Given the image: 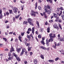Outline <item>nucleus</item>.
<instances>
[{
	"label": "nucleus",
	"instance_id": "1",
	"mask_svg": "<svg viewBox=\"0 0 64 64\" xmlns=\"http://www.w3.org/2000/svg\"><path fill=\"white\" fill-rule=\"evenodd\" d=\"M44 10H45V12H47L48 14H50V13H51V11H52V9H50V10H48L47 8V6H45L44 8Z\"/></svg>",
	"mask_w": 64,
	"mask_h": 64
},
{
	"label": "nucleus",
	"instance_id": "2",
	"mask_svg": "<svg viewBox=\"0 0 64 64\" xmlns=\"http://www.w3.org/2000/svg\"><path fill=\"white\" fill-rule=\"evenodd\" d=\"M12 54H13L14 56L15 57L16 59L17 60V61H18V62L20 61V60H21L20 59L19 57H18V56H17V55L15 54V53L14 52Z\"/></svg>",
	"mask_w": 64,
	"mask_h": 64
},
{
	"label": "nucleus",
	"instance_id": "3",
	"mask_svg": "<svg viewBox=\"0 0 64 64\" xmlns=\"http://www.w3.org/2000/svg\"><path fill=\"white\" fill-rule=\"evenodd\" d=\"M28 21L29 24L30 25H32V26H34V24H32V20L31 18H29L28 19Z\"/></svg>",
	"mask_w": 64,
	"mask_h": 64
},
{
	"label": "nucleus",
	"instance_id": "4",
	"mask_svg": "<svg viewBox=\"0 0 64 64\" xmlns=\"http://www.w3.org/2000/svg\"><path fill=\"white\" fill-rule=\"evenodd\" d=\"M53 27L54 29H56L57 30H59V27L57 26V24H54L53 25Z\"/></svg>",
	"mask_w": 64,
	"mask_h": 64
},
{
	"label": "nucleus",
	"instance_id": "5",
	"mask_svg": "<svg viewBox=\"0 0 64 64\" xmlns=\"http://www.w3.org/2000/svg\"><path fill=\"white\" fill-rule=\"evenodd\" d=\"M31 35H32V34H31V35H29L28 34H27V35L26 37L28 38L29 41H30L31 40V37H32V39L33 38V36H32Z\"/></svg>",
	"mask_w": 64,
	"mask_h": 64
},
{
	"label": "nucleus",
	"instance_id": "6",
	"mask_svg": "<svg viewBox=\"0 0 64 64\" xmlns=\"http://www.w3.org/2000/svg\"><path fill=\"white\" fill-rule=\"evenodd\" d=\"M13 12L15 13H16L17 12V10H18V8L16 7H14L13 8Z\"/></svg>",
	"mask_w": 64,
	"mask_h": 64
},
{
	"label": "nucleus",
	"instance_id": "7",
	"mask_svg": "<svg viewBox=\"0 0 64 64\" xmlns=\"http://www.w3.org/2000/svg\"><path fill=\"white\" fill-rule=\"evenodd\" d=\"M25 51H26V49H25V48H23L22 49V51L21 53L20 54V56L22 55L23 54L24 52H25Z\"/></svg>",
	"mask_w": 64,
	"mask_h": 64
},
{
	"label": "nucleus",
	"instance_id": "8",
	"mask_svg": "<svg viewBox=\"0 0 64 64\" xmlns=\"http://www.w3.org/2000/svg\"><path fill=\"white\" fill-rule=\"evenodd\" d=\"M58 39L60 41H64V39L62 38L61 37L60 38H58Z\"/></svg>",
	"mask_w": 64,
	"mask_h": 64
},
{
	"label": "nucleus",
	"instance_id": "9",
	"mask_svg": "<svg viewBox=\"0 0 64 64\" xmlns=\"http://www.w3.org/2000/svg\"><path fill=\"white\" fill-rule=\"evenodd\" d=\"M21 51V48H16V51L18 53H19Z\"/></svg>",
	"mask_w": 64,
	"mask_h": 64
},
{
	"label": "nucleus",
	"instance_id": "10",
	"mask_svg": "<svg viewBox=\"0 0 64 64\" xmlns=\"http://www.w3.org/2000/svg\"><path fill=\"white\" fill-rule=\"evenodd\" d=\"M53 41V38H50L49 40V42H52Z\"/></svg>",
	"mask_w": 64,
	"mask_h": 64
},
{
	"label": "nucleus",
	"instance_id": "11",
	"mask_svg": "<svg viewBox=\"0 0 64 64\" xmlns=\"http://www.w3.org/2000/svg\"><path fill=\"white\" fill-rule=\"evenodd\" d=\"M50 37V38H52L53 37V34L51 33L49 34Z\"/></svg>",
	"mask_w": 64,
	"mask_h": 64
},
{
	"label": "nucleus",
	"instance_id": "12",
	"mask_svg": "<svg viewBox=\"0 0 64 64\" xmlns=\"http://www.w3.org/2000/svg\"><path fill=\"white\" fill-rule=\"evenodd\" d=\"M34 63L35 64H36L38 63V62L37 61V59H35L34 60Z\"/></svg>",
	"mask_w": 64,
	"mask_h": 64
},
{
	"label": "nucleus",
	"instance_id": "13",
	"mask_svg": "<svg viewBox=\"0 0 64 64\" xmlns=\"http://www.w3.org/2000/svg\"><path fill=\"white\" fill-rule=\"evenodd\" d=\"M40 48H41L42 49H43L44 50H45V49H46V48L42 46H40Z\"/></svg>",
	"mask_w": 64,
	"mask_h": 64
},
{
	"label": "nucleus",
	"instance_id": "14",
	"mask_svg": "<svg viewBox=\"0 0 64 64\" xmlns=\"http://www.w3.org/2000/svg\"><path fill=\"white\" fill-rule=\"evenodd\" d=\"M40 43H41L42 44H43V45H45V43L44 42V41H40Z\"/></svg>",
	"mask_w": 64,
	"mask_h": 64
},
{
	"label": "nucleus",
	"instance_id": "15",
	"mask_svg": "<svg viewBox=\"0 0 64 64\" xmlns=\"http://www.w3.org/2000/svg\"><path fill=\"white\" fill-rule=\"evenodd\" d=\"M32 33L33 34H34V28L33 27L32 28Z\"/></svg>",
	"mask_w": 64,
	"mask_h": 64
},
{
	"label": "nucleus",
	"instance_id": "16",
	"mask_svg": "<svg viewBox=\"0 0 64 64\" xmlns=\"http://www.w3.org/2000/svg\"><path fill=\"white\" fill-rule=\"evenodd\" d=\"M12 51H14V50L13 47H12L10 49V52H12Z\"/></svg>",
	"mask_w": 64,
	"mask_h": 64
},
{
	"label": "nucleus",
	"instance_id": "17",
	"mask_svg": "<svg viewBox=\"0 0 64 64\" xmlns=\"http://www.w3.org/2000/svg\"><path fill=\"white\" fill-rule=\"evenodd\" d=\"M32 16H36V14L34 13H31L30 14Z\"/></svg>",
	"mask_w": 64,
	"mask_h": 64
},
{
	"label": "nucleus",
	"instance_id": "18",
	"mask_svg": "<svg viewBox=\"0 0 64 64\" xmlns=\"http://www.w3.org/2000/svg\"><path fill=\"white\" fill-rule=\"evenodd\" d=\"M43 28H40V32H42L43 31Z\"/></svg>",
	"mask_w": 64,
	"mask_h": 64
},
{
	"label": "nucleus",
	"instance_id": "19",
	"mask_svg": "<svg viewBox=\"0 0 64 64\" xmlns=\"http://www.w3.org/2000/svg\"><path fill=\"white\" fill-rule=\"evenodd\" d=\"M47 32L49 33V32H50V28H48L47 29Z\"/></svg>",
	"mask_w": 64,
	"mask_h": 64
},
{
	"label": "nucleus",
	"instance_id": "20",
	"mask_svg": "<svg viewBox=\"0 0 64 64\" xmlns=\"http://www.w3.org/2000/svg\"><path fill=\"white\" fill-rule=\"evenodd\" d=\"M59 51H60V52H61L62 54H63L64 55V51L63 50H60Z\"/></svg>",
	"mask_w": 64,
	"mask_h": 64
},
{
	"label": "nucleus",
	"instance_id": "21",
	"mask_svg": "<svg viewBox=\"0 0 64 64\" xmlns=\"http://www.w3.org/2000/svg\"><path fill=\"white\" fill-rule=\"evenodd\" d=\"M49 62H52L53 63L54 62V60H48Z\"/></svg>",
	"mask_w": 64,
	"mask_h": 64
},
{
	"label": "nucleus",
	"instance_id": "22",
	"mask_svg": "<svg viewBox=\"0 0 64 64\" xmlns=\"http://www.w3.org/2000/svg\"><path fill=\"white\" fill-rule=\"evenodd\" d=\"M56 20H55V21L56 22H58V20L59 19V17H57L56 18Z\"/></svg>",
	"mask_w": 64,
	"mask_h": 64
},
{
	"label": "nucleus",
	"instance_id": "23",
	"mask_svg": "<svg viewBox=\"0 0 64 64\" xmlns=\"http://www.w3.org/2000/svg\"><path fill=\"white\" fill-rule=\"evenodd\" d=\"M25 44L26 45V46H29V45L30 44L28 43H27L26 42L25 43Z\"/></svg>",
	"mask_w": 64,
	"mask_h": 64
},
{
	"label": "nucleus",
	"instance_id": "24",
	"mask_svg": "<svg viewBox=\"0 0 64 64\" xmlns=\"http://www.w3.org/2000/svg\"><path fill=\"white\" fill-rule=\"evenodd\" d=\"M21 36H20L18 37L19 40H20V42H22V40H21Z\"/></svg>",
	"mask_w": 64,
	"mask_h": 64
},
{
	"label": "nucleus",
	"instance_id": "25",
	"mask_svg": "<svg viewBox=\"0 0 64 64\" xmlns=\"http://www.w3.org/2000/svg\"><path fill=\"white\" fill-rule=\"evenodd\" d=\"M40 57L42 58V59H44V56L42 55V54H41L40 56Z\"/></svg>",
	"mask_w": 64,
	"mask_h": 64
},
{
	"label": "nucleus",
	"instance_id": "26",
	"mask_svg": "<svg viewBox=\"0 0 64 64\" xmlns=\"http://www.w3.org/2000/svg\"><path fill=\"white\" fill-rule=\"evenodd\" d=\"M32 48V47H30L29 48V46H28V51H30L31 50V49Z\"/></svg>",
	"mask_w": 64,
	"mask_h": 64
},
{
	"label": "nucleus",
	"instance_id": "27",
	"mask_svg": "<svg viewBox=\"0 0 64 64\" xmlns=\"http://www.w3.org/2000/svg\"><path fill=\"white\" fill-rule=\"evenodd\" d=\"M54 18H57V15H56V14H54Z\"/></svg>",
	"mask_w": 64,
	"mask_h": 64
},
{
	"label": "nucleus",
	"instance_id": "28",
	"mask_svg": "<svg viewBox=\"0 0 64 64\" xmlns=\"http://www.w3.org/2000/svg\"><path fill=\"white\" fill-rule=\"evenodd\" d=\"M24 34H25V32H21V35L22 36H23L24 35Z\"/></svg>",
	"mask_w": 64,
	"mask_h": 64
},
{
	"label": "nucleus",
	"instance_id": "29",
	"mask_svg": "<svg viewBox=\"0 0 64 64\" xmlns=\"http://www.w3.org/2000/svg\"><path fill=\"white\" fill-rule=\"evenodd\" d=\"M28 23V22H26L24 21L23 22V24H26Z\"/></svg>",
	"mask_w": 64,
	"mask_h": 64
},
{
	"label": "nucleus",
	"instance_id": "30",
	"mask_svg": "<svg viewBox=\"0 0 64 64\" xmlns=\"http://www.w3.org/2000/svg\"><path fill=\"white\" fill-rule=\"evenodd\" d=\"M58 26L59 27V28H60L61 29V30H62V28L61 27V25H60V24H59Z\"/></svg>",
	"mask_w": 64,
	"mask_h": 64
},
{
	"label": "nucleus",
	"instance_id": "31",
	"mask_svg": "<svg viewBox=\"0 0 64 64\" xmlns=\"http://www.w3.org/2000/svg\"><path fill=\"white\" fill-rule=\"evenodd\" d=\"M55 37H56L55 34H52V38H55Z\"/></svg>",
	"mask_w": 64,
	"mask_h": 64
},
{
	"label": "nucleus",
	"instance_id": "32",
	"mask_svg": "<svg viewBox=\"0 0 64 64\" xmlns=\"http://www.w3.org/2000/svg\"><path fill=\"white\" fill-rule=\"evenodd\" d=\"M37 2H36V5H35V9H37Z\"/></svg>",
	"mask_w": 64,
	"mask_h": 64
},
{
	"label": "nucleus",
	"instance_id": "33",
	"mask_svg": "<svg viewBox=\"0 0 64 64\" xmlns=\"http://www.w3.org/2000/svg\"><path fill=\"white\" fill-rule=\"evenodd\" d=\"M58 22L59 23H61L62 22V20H61V19H60L58 20Z\"/></svg>",
	"mask_w": 64,
	"mask_h": 64
},
{
	"label": "nucleus",
	"instance_id": "34",
	"mask_svg": "<svg viewBox=\"0 0 64 64\" xmlns=\"http://www.w3.org/2000/svg\"><path fill=\"white\" fill-rule=\"evenodd\" d=\"M24 6H21V8H22V10H23V9H24Z\"/></svg>",
	"mask_w": 64,
	"mask_h": 64
},
{
	"label": "nucleus",
	"instance_id": "35",
	"mask_svg": "<svg viewBox=\"0 0 64 64\" xmlns=\"http://www.w3.org/2000/svg\"><path fill=\"white\" fill-rule=\"evenodd\" d=\"M0 14L1 15H0V18L1 19V18L3 17V16H2V14Z\"/></svg>",
	"mask_w": 64,
	"mask_h": 64
},
{
	"label": "nucleus",
	"instance_id": "36",
	"mask_svg": "<svg viewBox=\"0 0 64 64\" xmlns=\"http://www.w3.org/2000/svg\"><path fill=\"white\" fill-rule=\"evenodd\" d=\"M38 9H39V10H41V9H42L41 7L40 6H39L38 7Z\"/></svg>",
	"mask_w": 64,
	"mask_h": 64
},
{
	"label": "nucleus",
	"instance_id": "37",
	"mask_svg": "<svg viewBox=\"0 0 64 64\" xmlns=\"http://www.w3.org/2000/svg\"><path fill=\"white\" fill-rule=\"evenodd\" d=\"M36 24L38 27H39V22H37Z\"/></svg>",
	"mask_w": 64,
	"mask_h": 64
},
{
	"label": "nucleus",
	"instance_id": "38",
	"mask_svg": "<svg viewBox=\"0 0 64 64\" xmlns=\"http://www.w3.org/2000/svg\"><path fill=\"white\" fill-rule=\"evenodd\" d=\"M58 38H59L60 39V38H61V37H60V34H58Z\"/></svg>",
	"mask_w": 64,
	"mask_h": 64
},
{
	"label": "nucleus",
	"instance_id": "39",
	"mask_svg": "<svg viewBox=\"0 0 64 64\" xmlns=\"http://www.w3.org/2000/svg\"><path fill=\"white\" fill-rule=\"evenodd\" d=\"M2 38L3 39H4V40H5V42H6V41H7V38Z\"/></svg>",
	"mask_w": 64,
	"mask_h": 64
},
{
	"label": "nucleus",
	"instance_id": "40",
	"mask_svg": "<svg viewBox=\"0 0 64 64\" xmlns=\"http://www.w3.org/2000/svg\"><path fill=\"white\" fill-rule=\"evenodd\" d=\"M9 12L10 14H12V10H9Z\"/></svg>",
	"mask_w": 64,
	"mask_h": 64
},
{
	"label": "nucleus",
	"instance_id": "41",
	"mask_svg": "<svg viewBox=\"0 0 64 64\" xmlns=\"http://www.w3.org/2000/svg\"><path fill=\"white\" fill-rule=\"evenodd\" d=\"M19 16H20V15H18L17 16H16V19H17V18H18V17H19Z\"/></svg>",
	"mask_w": 64,
	"mask_h": 64
},
{
	"label": "nucleus",
	"instance_id": "42",
	"mask_svg": "<svg viewBox=\"0 0 64 64\" xmlns=\"http://www.w3.org/2000/svg\"><path fill=\"white\" fill-rule=\"evenodd\" d=\"M47 6L48 9H50V6L48 5Z\"/></svg>",
	"mask_w": 64,
	"mask_h": 64
},
{
	"label": "nucleus",
	"instance_id": "43",
	"mask_svg": "<svg viewBox=\"0 0 64 64\" xmlns=\"http://www.w3.org/2000/svg\"><path fill=\"white\" fill-rule=\"evenodd\" d=\"M28 31H30H30H31V29L30 28H29L28 29Z\"/></svg>",
	"mask_w": 64,
	"mask_h": 64
},
{
	"label": "nucleus",
	"instance_id": "44",
	"mask_svg": "<svg viewBox=\"0 0 64 64\" xmlns=\"http://www.w3.org/2000/svg\"><path fill=\"white\" fill-rule=\"evenodd\" d=\"M6 13L7 15H9V13L8 12H6Z\"/></svg>",
	"mask_w": 64,
	"mask_h": 64
},
{
	"label": "nucleus",
	"instance_id": "45",
	"mask_svg": "<svg viewBox=\"0 0 64 64\" xmlns=\"http://www.w3.org/2000/svg\"><path fill=\"white\" fill-rule=\"evenodd\" d=\"M38 38H41V36L40 35H39L38 36Z\"/></svg>",
	"mask_w": 64,
	"mask_h": 64
},
{
	"label": "nucleus",
	"instance_id": "46",
	"mask_svg": "<svg viewBox=\"0 0 64 64\" xmlns=\"http://www.w3.org/2000/svg\"><path fill=\"white\" fill-rule=\"evenodd\" d=\"M62 18L63 20H64V15H62Z\"/></svg>",
	"mask_w": 64,
	"mask_h": 64
},
{
	"label": "nucleus",
	"instance_id": "47",
	"mask_svg": "<svg viewBox=\"0 0 64 64\" xmlns=\"http://www.w3.org/2000/svg\"><path fill=\"white\" fill-rule=\"evenodd\" d=\"M52 47L54 48H56V45H55V46L53 45Z\"/></svg>",
	"mask_w": 64,
	"mask_h": 64
},
{
	"label": "nucleus",
	"instance_id": "48",
	"mask_svg": "<svg viewBox=\"0 0 64 64\" xmlns=\"http://www.w3.org/2000/svg\"><path fill=\"white\" fill-rule=\"evenodd\" d=\"M58 59H59V58H57L55 59V61H57V60H58Z\"/></svg>",
	"mask_w": 64,
	"mask_h": 64
},
{
	"label": "nucleus",
	"instance_id": "49",
	"mask_svg": "<svg viewBox=\"0 0 64 64\" xmlns=\"http://www.w3.org/2000/svg\"><path fill=\"white\" fill-rule=\"evenodd\" d=\"M60 8H58L57 9V11L58 12H59L60 11Z\"/></svg>",
	"mask_w": 64,
	"mask_h": 64
},
{
	"label": "nucleus",
	"instance_id": "50",
	"mask_svg": "<svg viewBox=\"0 0 64 64\" xmlns=\"http://www.w3.org/2000/svg\"><path fill=\"white\" fill-rule=\"evenodd\" d=\"M2 11L1 9H0V14H2Z\"/></svg>",
	"mask_w": 64,
	"mask_h": 64
},
{
	"label": "nucleus",
	"instance_id": "51",
	"mask_svg": "<svg viewBox=\"0 0 64 64\" xmlns=\"http://www.w3.org/2000/svg\"><path fill=\"white\" fill-rule=\"evenodd\" d=\"M60 43H58V44H56V46H60Z\"/></svg>",
	"mask_w": 64,
	"mask_h": 64
},
{
	"label": "nucleus",
	"instance_id": "52",
	"mask_svg": "<svg viewBox=\"0 0 64 64\" xmlns=\"http://www.w3.org/2000/svg\"><path fill=\"white\" fill-rule=\"evenodd\" d=\"M61 14H62V11H61L60 13V14H58L59 16H60V15H61Z\"/></svg>",
	"mask_w": 64,
	"mask_h": 64
},
{
	"label": "nucleus",
	"instance_id": "53",
	"mask_svg": "<svg viewBox=\"0 0 64 64\" xmlns=\"http://www.w3.org/2000/svg\"><path fill=\"white\" fill-rule=\"evenodd\" d=\"M11 59H12L10 57H9L8 58V60H11Z\"/></svg>",
	"mask_w": 64,
	"mask_h": 64
},
{
	"label": "nucleus",
	"instance_id": "54",
	"mask_svg": "<svg viewBox=\"0 0 64 64\" xmlns=\"http://www.w3.org/2000/svg\"><path fill=\"white\" fill-rule=\"evenodd\" d=\"M24 64H27V62L26 61H25L24 62Z\"/></svg>",
	"mask_w": 64,
	"mask_h": 64
},
{
	"label": "nucleus",
	"instance_id": "55",
	"mask_svg": "<svg viewBox=\"0 0 64 64\" xmlns=\"http://www.w3.org/2000/svg\"><path fill=\"white\" fill-rule=\"evenodd\" d=\"M11 54L10 53V52H9L8 53V56L10 57V56H11Z\"/></svg>",
	"mask_w": 64,
	"mask_h": 64
},
{
	"label": "nucleus",
	"instance_id": "56",
	"mask_svg": "<svg viewBox=\"0 0 64 64\" xmlns=\"http://www.w3.org/2000/svg\"><path fill=\"white\" fill-rule=\"evenodd\" d=\"M31 12L32 13H34L35 12H34V10H32Z\"/></svg>",
	"mask_w": 64,
	"mask_h": 64
},
{
	"label": "nucleus",
	"instance_id": "57",
	"mask_svg": "<svg viewBox=\"0 0 64 64\" xmlns=\"http://www.w3.org/2000/svg\"><path fill=\"white\" fill-rule=\"evenodd\" d=\"M13 33V32H10L9 33V34H12V33Z\"/></svg>",
	"mask_w": 64,
	"mask_h": 64
},
{
	"label": "nucleus",
	"instance_id": "58",
	"mask_svg": "<svg viewBox=\"0 0 64 64\" xmlns=\"http://www.w3.org/2000/svg\"><path fill=\"white\" fill-rule=\"evenodd\" d=\"M5 51H8V48H6L5 49Z\"/></svg>",
	"mask_w": 64,
	"mask_h": 64
},
{
	"label": "nucleus",
	"instance_id": "59",
	"mask_svg": "<svg viewBox=\"0 0 64 64\" xmlns=\"http://www.w3.org/2000/svg\"><path fill=\"white\" fill-rule=\"evenodd\" d=\"M49 1L50 2V3H52V0H49Z\"/></svg>",
	"mask_w": 64,
	"mask_h": 64
},
{
	"label": "nucleus",
	"instance_id": "60",
	"mask_svg": "<svg viewBox=\"0 0 64 64\" xmlns=\"http://www.w3.org/2000/svg\"><path fill=\"white\" fill-rule=\"evenodd\" d=\"M60 8V10H63V7H61Z\"/></svg>",
	"mask_w": 64,
	"mask_h": 64
},
{
	"label": "nucleus",
	"instance_id": "61",
	"mask_svg": "<svg viewBox=\"0 0 64 64\" xmlns=\"http://www.w3.org/2000/svg\"><path fill=\"white\" fill-rule=\"evenodd\" d=\"M26 33L28 34H29V33H30V32H29V31H28L26 32Z\"/></svg>",
	"mask_w": 64,
	"mask_h": 64
},
{
	"label": "nucleus",
	"instance_id": "62",
	"mask_svg": "<svg viewBox=\"0 0 64 64\" xmlns=\"http://www.w3.org/2000/svg\"><path fill=\"white\" fill-rule=\"evenodd\" d=\"M36 34H37L38 35V31H36Z\"/></svg>",
	"mask_w": 64,
	"mask_h": 64
},
{
	"label": "nucleus",
	"instance_id": "63",
	"mask_svg": "<svg viewBox=\"0 0 64 64\" xmlns=\"http://www.w3.org/2000/svg\"><path fill=\"white\" fill-rule=\"evenodd\" d=\"M36 41L38 42V39L37 38V37H36Z\"/></svg>",
	"mask_w": 64,
	"mask_h": 64
},
{
	"label": "nucleus",
	"instance_id": "64",
	"mask_svg": "<svg viewBox=\"0 0 64 64\" xmlns=\"http://www.w3.org/2000/svg\"><path fill=\"white\" fill-rule=\"evenodd\" d=\"M46 41L47 43L49 42V40H48L46 39Z\"/></svg>",
	"mask_w": 64,
	"mask_h": 64
}]
</instances>
